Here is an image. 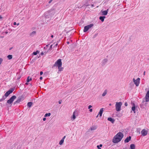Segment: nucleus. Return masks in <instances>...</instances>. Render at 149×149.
I'll list each match as a JSON object with an SVG mask.
<instances>
[{
  "label": "nucleus",
  "instance_id": "nucleus-1",
  "mask_svg": "<svg viewBox=\"0 0 149 149\" xmlns=\"http://www.w3.org/2000/svg\"><path fill=\"white\" fill-rule=\"evenodd\" d=\"M123 136V135L122 133H118L114 136L113 140V142L114 143H118L121 140Z\"/></svg>",
  "mask_w": 149,
  "mask_h": 149
},
{
  "label": "nucleus",
  "instance_id": "nucleus-2",
  "mask_svg": "<svg viewBox=\"0 0 149 149\" xmlns=\"http://www.w3.org/2000/svg\"><path fill=\"white\" fill-rule=\"evenodd\" d=\"M62 65L61 60L59 59L56 62L54 65V66L58 67L59 70V71H61L63 70V68L61 67Z\"/></svg>",
  "mask_w": 149,
  "mask_h": 149
},
{
  "label": "nucleus",
  "instance_id": "nucleus-3",
  "mask_svg": "<svg viewBox=\"0 0 149 149\" xmlns=\"http://www.w3.org/2000/svg\"><path fill=\"white\" fill-rule=\"evenodd\" d=\"M122 104V103L121 102H116V110L117 111H119L121 110Z\"/></svg>",
  "mask_w": 149,
  "mask_h": 149
},
{
  "label": "nucleus",
  "instance_id": "nucleus-4",
  "mask_svg": "<svg viewBox=\"0 0 149 149\" xmlns=\"http://www.w3.org/2000/svg\"><path fill=\"white\" fill-rule=\"evenodd\" d=\"M148 132V129H143L141 131V135L143 136H146Z\"/></svg>",
  "mask_w": 149,
  "mask_h": 149
},
{
  "label": "nucleus",
  "instance_id": "nucleus-5",
  "mask_svg": "<svg viewBox=\"0 0 149 149\" xmlns=\"http://www.w3.org/2000/svg\"><path fill=\"white\" fill-rule=\"evenodd\" d=\"M93 26V24H91L87 26H86L84 27V32H85L87 31L90 29Z\"/></svg>",
  "mask_w": 149,
  "mask_h": 149
},
{
  "label": "nucleus",
  "instance_id": "nucleus-6",
  "mask_svg": "<svg viewBox=\"0 0 149 149\" xmlns=\"http://www.w3.org/2000/svg\"><path fill=\"white\" fill-rule=\"evenodd\" d=\"M16 98V97L15 95L13 96L10 99L7 101V103L9 104H11Z\"/></svg>",
  "mask_w": 149,
  "mask_h": 149
},
{
  "label": "nucleus",
  "instance_id": "nucleus-7",
  "mask_svg": "<svg viewBox=\"0 0 149 149\" xmlns=\"http://www.w3.org/2000/svg\"><path fill=\"white\" fill-rule=\"evenodd\" d=\"M133 80L136 86H138L140 83V78H138L136 79H135L134 78H133Z\"/></svg>",
  "mask_w": 149,
  "mask_h": 149
},
{
  "label": "nucleus",
  "instance_id": "nucleus-8",
  "mask_svg": "<svg viewBox=\"0 0 149 149\" xmlns=\"http://www.w3.org/2000/svg\"><path fill=\"white\" fill-rule=\"evenodd\" d=\"M78 115V112L77 111L75 110L73 113V115L71 117V119L73 120H74L76 118V116H77Z\"/></svg>",
  "mask_w": 149,
  "mask_h": 149
},
{
  "label": "nucleus",
  "instance_id": "nucleus-9",
  "mask_svg": "<svg viewBox=\"0 0 149 149\" xmlns=\"http://www.w3.org/2000/svg\"><path fill=\"white\" fill-rule=\"evenodd\" d=\"M108 9L106 10H101L100 13V14L101 15H106L108 13Z\"/></svg>",
  "mask_w": 149,
  "mask_h": 149
},
{
  "label": "nucleus",
  "instance_id": "nucleus-10",
  "mask_svg": "<svg viewBox=\"0 0 149 149\" xmlns=\"http://www.w3.org/2000/svg\"><path fill=\"white\" fill-rule=\"evenodd\" d=\"M14 90V89H11L7 91L5 94V95L6 97L8 96L10 93H12Z\"/></svg>",
  "mask_w": 149,
  "mask_h": 149
},
{
  "label": "nucleus",
  "instance_id": "nucleus-11",
  "mask_svg": "<svg viewBox=\"0 0 149 149\" xmlns=\"http://www.w3.org/2000/svg\"><path fill=\"white\" fill-rule=\"evenodd\" d=\"M145 101L148 102L149 101V91L147 92L145 97Z\"/></svg>",
  "mask_w": 149,
  "mask_h": 149
},
{
  "label": "nucleus",
  "instance_id": "nucleus-12",
  "mask_svg": "<svg viewBox=\"0 0 149 149\" xmlns=\"http://www.w3.org/2000/svg\"><path fill=\"white\" fill-rule=\"evenodd\" d=\"M131 139V137L130 136H129L124 141V142L125 143H128L130 140Z\"/></svg>",
  "mask_w": 149,
  "mask_h": 149
},
{
  "label": "nucleus",
  "instance_id": "nucleus-13",
  "mask_svg": "<svg viewBox=\"0 0 149 149\" xmlns=\"http://www.w3.org/2000/svg\"><path fill=\"white\" fill-rule=\"evenodd\" d=\"M103 108H102L101 109H100V112L99 113L98 115H100V116L101 117L102 116V113H103Z\"/></svg>",
  "mask_w": 149,
  "mask_h": 149
},
{
  "label": "nucleus",
  "instance_id": "nucleus-14",
  "mask_svg": "<svg viewBox=\"0 0 149 149\" xmlns=\"http://www.w3.org/2000/svg\"><path fill=\"white\" fill-rule=\"evenodd\" d=\"M106 18L104 16H100L99 17V19L102 22H103L104 21V19Z\"/></svg>",
  "mask_w": 149,
  "mask_h": 149
},
{
  "label": "nucleus",
  "instance_id": "nucleus-15",
  "mask_svg": "<svg viewBox=\"0 0 149 149\" xmlns=\"http://www.w3.org/2000/svg\"><path fill=\"white\" fill-rule=\"evenodd\" d=\"M107 120H108L111 121L112 123H113L115 121L114 120L111 118H108Z\"/></svg>",
  "mask_w": 149,
  "mask_h": 149
},
{
  "label": "nucleus",
  "instance_id": "nucleus-16",
  "mask_svg": "<svg viewBox=\"0 0 149 149\" xmlns=\"http://www.w3.org/2000/svg\"><path fill=\"white\" fill-rule=\"evenodd\" d=\"M135 109H136V108H135V105L134 103H133V106L132 108V111H134V113H135Z\"/></svg>",
  "mask_w": 149,
  "mask_h": 149
},
{
  "label": "nucleus",
  "instance_id": "nucleus-17",
  "mask_svg": "<svg viewBox=\"0 0 149 149\" xmlns=\"http://www.w3.org/2000/svg\"><path fill=\"white\" fill-rule=\"evenodd\" d=\"M36 34V32L35 31H33L30 34V36H33Z\"/></svg>",
  "mask_w": 149,
  "mask_h": 149
},
{
  "label": "nucleus",
  "instance_id": "nucleus-18",
  "mask_svg": "<svg viewBox=\"0 0 149 149\" xmlns=\"http://www.w3.org/2000/svg\"><path fill=\"white\" fill-rule=\"evenodd\" d=\"M107 90H105L104 92L103 93H102V96H103V97H104L107 94Z\"/></svg>",
  "mask_w": 149,
  "mask_h": 149
},
{
  "label": "nucleus",
  "instance_id": "nucleus-19",
  "mask_svg": "<svg viewBox=\"0 0 149 149\" xmlns=\"http://www.w3.org/2000/svg\"><path fill=\"white\" fill-rule=\"evenodd\" d=\"M130 147L131 149H135V145L134 144H131Z\"/></svg>",
  "mask_w": 149,
  "mask_h": 149
},
{
  "label": "nucleus",
  "instance_id": "nucleus-20",
  "mask_svg": "<svg viewBox=\"0 0 149 149\" xmlns=\"http://www.w3.org/2000/svg\"><path fill=\"white\" fill-rule=\"evenodd\" d=\"M32 105V103L31 102H29L27 103V106L29 107H31Z\"/></svg>",
  "mask_w": 149,
  "mask_h": 149
},
{
  "label": "nucleus",
  "instance_id": "nucleus-21",
  "mask_svg": "<svg viewBox=\"0 0 149 149\" xmlns=\"http://www.w3.org/2000/svg\"><path fill=\"white\" fill-rule=\"evenodd\" d=\"M49 52V50H48L47 51V52L45 51V52H41V55H45V54H47V52Z\"/></svg>",
  "mask_w": 149,
  "mask_h": 149
},
{
  "label": "nucleus",
  "instance_id": "nucleus-22",
  "mask_svg": "<svg viewBox=\"0 0 149 149\" xmlns=\"http://www.w3.org/2000/svg\"><path fill=\"white\" fill-rule=\"evenodd\" d=\"M97 128V127L95 126H93L91 127V130H95Z\"/></svg>",
  "mask_w": 149,
  "mask_h": 149
},
{
  "label": "nucleus",
  "instance_id": "nucleus-23",
  "mask_svg": "<svg viewBox=\"0 0 149 149\" xmlns=\"http://www.w3.org/2000/svg\"><path fill=\"white\" fill-rule=\"evenodd\" d=\"M51 115V114L50 113H46L45 114L44 116L45 117L49 116Z\"/></svg>",
  "mask_w": 149,
  "mask_h": 149
},
{
  "label": "nucleus",
  "instance_id": "nucleus-24",
  "mask_svg": "<svg viewBox=\"0 0 149 149\" xmlns=\"http://www.w3.org/2000/svg\"><path fill=\"white\" fill-rule=\"evenodd\" d=\"M64 140L63 139H61L59 142V144L61 145L63 144V143L64 142Z\"/></svg>",
  "mask_w": 149,
  "mask_h": 149
},
{
  "label": "nucleus",
  "instance_id": "nucleus-25",
  "mask_svg": "<svg viewBox=\"0 0 149 149\" xmlns=\"http://www.w3.org/2000/svg\"><path fill=\"white\" fill-rule=\"evenodd\" d=\"M39 52L38 51H36V52H33V54L34 55H36L38 54Z\"/></svg>",
  "mask_w": 149,
  "mask_h": 149
},
{
  "label": "nucleus",
  "instance_id": "nucleus-26",
  "mask_svg": "<svg viewBox=\"0 0 149 149\" xmlns=\"http://www.w3.org/2000/svg\"><path fill=\"white\" fill-rule=\"evenodd\" d=\"M32 80V78H30L29 77H27V82H29L30 81Z\"/></svg>",
  "mask_w": 149,
  "mask_h": 149
},
{
  "label": "nucleus",
  "instance_id": "nucleus-27",
  "mask_svg": "<svg viewBox=\"0 0 149 149\" xmlns=\"http://www.w3.org/2000/svg\"><path fill=\"white\" fill-rule=\"evenodd\" d=\"M12 56L11 55H9L7 56V57L9 59H11L12 58Z\"/></svg>",
  "mask_w": 149,
  "mask_h": 149
},
{
  "label": "nucleus",
  "instance_id": "nucleus-28",
  "mask_svg": "<svg viewBox=\"0 0 149 149\" xmlns=\"http://www.w3.org/2000/svg\"><path fill=\"white\" fill-rule=\"evenodd\" d=\"M144 102H145L144 101H143V102H142V104H141V105H140V107L141 108H143V104H144Z\"/></svg>",
  "mask_w": 149,
  "mask_h": 149
},
{
  "label": "nucleus",
  "instance_id": "nucleus-29",
  "mask_svg": "<svg viewBox=\"0 0 149 149\" xmlns=\"http://www.w3.org/2000/svg\"><path fill=\"white\" fill-rule=\"evenodd\" d=\"M52 45H51L50 46V47H49V49H48V50H49V51L51 50L50 49H52Z\"/></svg>",
  "mask_w": 149,
  "mask_h": 149
},
{
  "label": "nucleus",
  "instance_id": "nucleus-30",
  "mask_svg": "<svg viewBox=\"0 0 149 149\" xmlns=\"http://www.w3.org/2000/svg\"><path fill=\"white\" fill-rule=\"evenodd\" d=\"M49 45H47L45 47H44L45 49H47L48 48Z\"/></svg>",
  "mask_w": 149,
  "mask_h": 149
},
{
  "label": "nucleus",
  "instance_id": "nucleus-31",
  "mask_svg": "<svg viewBox=\"0 0 149 149\" xmlns=\"http://www.w3.org/2000/svg\"><path fill=\"white\" fill-rule=\"evenodd\" d=\"M107 61V60L106 59H104L103 60V61L105 63H106Z\"/></svg>",
  "mask_w": 149,
  "mask_h": 149
},
{
  "label": "nucleus",
  "instance_id": "nucleus-32",
  "mask_svg": "<svg viewBox=\"0 0 149 149\" xmlns=\"http://www.w3.org/2000/svg\"><path fill=\"white\" fill-rule=\"evenodd\" d=\"M92 107V106L91 105H89L88 107V109H90Z\"/></svg>",
  "mask_w": 149,
  "mask_h": 149
},
{
  "label": "nucleus",
  "instance_id": "nucleus-33",
  "mask_svg": "<svg viewBox=\"0 0 149 149\" xmlns=\"http://www.w3.org/2000/svg\"><path fill=\"white\" fill-rule=\"evenodd\" d=\"M62 100H59V101H58V103L59 104H61L62 103Z\"/></svg>",
  "mask_w": 149,
  "mask_h": 149
},
{
  "label": "nucleus",
  "instance_id": "nucleus-34",
  "mask_svg": "<svg viewBox=\"0 0 149 149\" xmlns=\"http://www.w3.org/2000/svg\"><path fill=\"white\" fill-rule=\"evenodd\" d=\"M125 105L126 106H127V102L125 103Z\"/></svg>",
  "mask_w": 149,
  "mask_h": 149
},
{
  "label": "nucleus",
  "instance_id": "nucleus-35",
  "mask_svg": "<svg viewBox=\"0 0 149 149\" xmlns=\"http://www.w3.org/2000/svg\"><path fill=\"white\" fill-rule=\"evenodd\" d=\"M66 136H64L62 138V139H63V140H64V139H65V138Z\"/></svg>",
  "mask_w": 149,
  "mask_h": 149
},
{
  "label": "nucleus",
  "instance_id": "nucleus-36",
  "mask_svg": "<svg viewBox=\"0 0 149 149\" xmlns=\"http://www.w3.org/2000/svg\"><path fill=\"white\" fill-rule=\"evenodd\" d=\"M89 111L90 112H91L93 111V109H89Z\"/></svg>",
  "mask_w": 149,
  "mask_h": 149
},
{
  "label": "nucleus",
  "instance_id": "nucleus-37",
  "mask_svg": "<svg viewBox=\"0 0 149 149\" xmlns=\"http://www.w3.org/2000/svg\"><path fill=\"white\" fill-rule=\"evenodd\" d=\"M3 99H1L0 100V101H2V100H4V99H5V98H3V97H4V96H3Z\"/></svg>",
  "mask_w": 149,
  "mask_h": 149
},
{
  "label": "nucleus",
  "instance_id": "nucleus-38",
  "mask_svg": "<svg viewBox=\"0 0 149 149\" xmlns=\"http://www.w3.org/2000/svg\"><path fill=\"white\" fill-rule=\"evenodd\" d=\"M43 73L42 71L40 72V75H42V74Z\"/></svg>",
  "mask_w": 149,
  "mask_h": 149
},
{
  "label": "nucleus",
  "instance_id": "nucleus-39",
  "mask_svg": "<svg viewBox=\"0 0 149 149\" xmlns=\"http://www.w3.org/2000/svg\"><path fill=\"white\" fill-rule=\"evenodd\" d=\"M43 121H45V120H46V118H43Z\"/></svg>",
  "mask_w": 149,
  "mask_h": 149
},
{
  "label": "nucleus",
  "instance_id": "nucleus-40",
  "mask_svg": "<svg viewBox=\"0 0 149 149\" xmlns=\"http://www.w3.org/2000/svg\"><path fill=\"white\" fill-rule=\"evenodd\" d=\"M13 24L15 25L17 24V23L16 22H14L13 23Z\"/></svg>",
  "mask_w": 149,
  "mask_h": 149
},
{
  "label": "nucleus",
  "instance_id": "nucleus-41",
  "mask_svg": "<svg viewBox=\"0 0 149 149\" xmlns=\"http://www.w3.org/2000/svg\"><path fill=\"white\" fill-rule=\"evenodd\" d=\"M58 45V43L57 42L56 43V44H55V46L56 47V46Z\"/></svg>",
  "mask_w": 149,
  "mask_h": 149
},
{
  "label": "nucleus",
  "instance_id": "nucleus-42",
  "mask_svg": "<svg viewBox=\"0 0 149 149\" xmlns=\"http://www.w3.org/2000/svg\"><path fill=\"white\" fill-rule=\"evenodd\" d=\"M53 0H50V1H49V3H50L52 2V1Z\"/></svg>",
  "mask_w": 149,
  "mask_h": 149
},
{
  "label": "nucleus",
  "instance_id": "nucleus-43",
  "mask_svg": "<svg viewBox=\"0 0 149 149\" xmlns=\"http://www.w3.org/2000/svg\"><path fill=\"white\" fill-rule=\"evenodd\" d=\"M97 147L98 148V149H101V148H99V146H98V145L97 146Z\"/></svg>",
  "mask_w": 149,
  "mask_h": 149
},
{
  "label": "nucleus",
  "instance_id": "nucleus-44",
  "mask_svg": "<svg viewBox=\"0 0 149 149\" xmlns=\"http://www.w3.org/2000/svg\"><path fill=\"white\" fill-rule=\"evenodd\" d=\"M91 7H94V6L93 4H92L91 5Z\"/></svg>",
  "mask_w": 149,
  "mask_h": 149
},
{
  "label": "nucleus",
  "instance_id": "nucleus-45",
  "mask_svg": "<svg viewBox=\"0 0 149 149\" xmlns=\"http://www.w3.org/2000/svg\"><path fill=\"white\" fill-rule=\"evenodd\" d=\"M40 79L42 80V77H40Z\"/></svg>",
  "mask_w": 149,
  "mask_h": 149
},
{
  "label": "nucleus",
  "instance_id": "nucleus-46",
  "mask_svg": "<svg viewBox=\"0 0 149 149\" xmlns=\"http://www.w3.org/2000/svg\"><path fill=\"white\" fill-rule=\"evenodd\" d=\"M28 82H27L26 83H25V84H26V85H28Z\"/></svg>",
  "mask_w": 149,
  "mask_h": 149
},
{
  "label": "nucleus",
  "instance_id": "nucleus-47",
  "mask_svg": "<svg viewBox=\"0 0 149 149\" xmlns=\"http://www.w3.org/2000/svg\"><path fill=\"white\" fill-rule=\"evenodd\" d=\"M2 16H1V15H0V19H2Z\"/></svg>",
  "mask_w": 149,
  "mask_h": 149
},
{
  "label": "nucleus",
  "instance_id": "nucleus-48",
  "mask_svg": "<svg viewBox=\"0 0 149 149\" xmlns=\"http://www.w3.org/2000/svg\"><path fill=\"white\" fill-rule=\"evenodd\" d=\"M100 147H102V144H100Z\"/></svg>",
  "mask_w": 149,
  "mask_h": 149
},
{
  "label": "nucleus",
  "instance_id": "nucleus-49",
  "mask_svg": "<svg viewBox=\"0 0 149 149\" xmlns=\"http://www.w3.org/2000/svg\"><path fill=\"white\" fill-rule=\"evenodd\" d=\"M145 72H146L145 71H144V73H143V75H145Z\"/></svg>",
  "mask_w": 149,
  "mask_h": 149
},
{
  "label": "nucleus",
  "instance_id": "nucleus-50",
  "mask_svg": "<svg viewBox=\"0 0 149 149\" xmlns=\"http://www.w3.org/2000/svg\"><path fill=\"white\" fill-rule=\"evenodd\" d=\"M53 37H54V36H53V35H52V36H51V37L52 38H53Z\"/></svg>",
  "mask_w": 149,
  "mask_h": 149
},
{
  "label": "nucleus",
  "instance_id": "nucleus-51",
  "mask_svg": "<svg viewBox=\"0 0 149 149\" xmlns=\"http://www.w3.org/2000/svg\"><path fill=\"white\" fill-rule=\"evenodd\" d=\"M109 105L110 106H111V104H109Z\"/></svg>",
  "mask_w": 149,
  "mask_h": 149
},
{
  "label": "nucleus",
  "instance_id": "nucleus-52",
  "mask_svg": "<svg viewBox=\"0 0 149 149\" xmlns=\"http://www.w3.org/2000/svg\"><path fill=\"white\" fill-rule=\"evenodd\" d=\"M17 26L19 25V23H17Z\"/></svg>",
  "mask_w": 149,
  "mask_h": 149
},
{
  "label": "nucleus",
  "instance_id": "nucleus-53",
  "mask_svg": "<svg viewBox=\"0 0 149 149\" xmlns=\"http://www.w3.org/2000/svg\"><path fill=\"white\" fill-rule=\"evenodd\" d=\"M67 43H68V44H69V42H67Z\"/></svg>",
  "mask_w": 149,
  "mask_h": 149
},
{
  "label": "nucleus",
  "instance_id": "nucleus-54",
  "mask_svg": "<svg viewBox=\"0 0 149 149\" xmlns=\"http://www.w3.org/2000/svg\"><path fill=\"white\" fill-rule=\"evenodd\" d=\"M99 115L98 114L97 116H96V118H97L98 116Z\"/></svg>",
  "mask_w": 149,
  "mask_h": 149
}]
</instances>
